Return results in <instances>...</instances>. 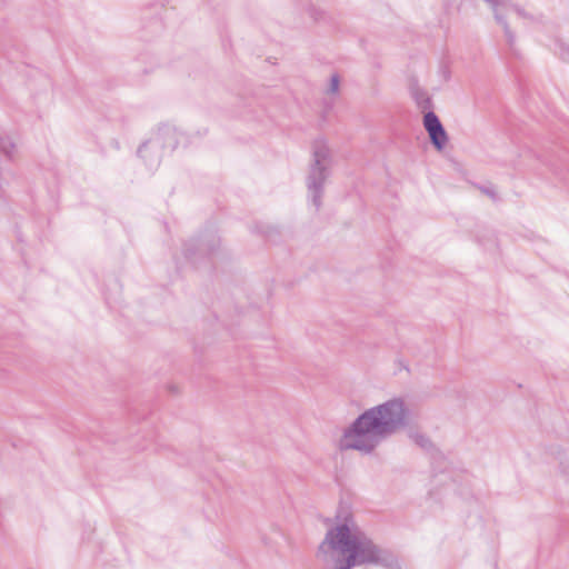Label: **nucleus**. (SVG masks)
Returning <instances> with one entry per match:
<instances>
[{"label": "nucleus", "mask_w": 569, "mask_h": 569, "mask_svg": "<svg viewBox=\"0 0 569 569\" xmlns=\"http://www.w3.org/2000/svg\"><path fill=\"white\" fill-rule=\"evenodd\" d=\"M339 83H340V79H339V76L338 74H332L331 78H330V84L327 89V92L332 94V96H336L339 91Z\"/></svg>", "instance_id": "nucleus-8"}, {"label": "nucleus", "mask_w": 569, "mask_h": 569, "mask_svg": "<svg viewBox=\"0 0 569 569\" xmlns=\"http://www.w3.org/2000/svg\"><path fill=\"white\" fill-rule=\"evenodd\" d=\"M412 97L413 99L416 100L417 104L421 108H428L429 107V103H430V99L428 97V94L416 88L412 90Z\"/></svg>", "instance_id": "nucleus-6"}, {"label": "nucleus", "mask_w": 569, "mask_h": 569, "mask_svg": "<svg viewBox=\"0 0 569 569\" xmlns=\"http://www.w3.org/2000/svg\"><path fill=\"white\" fill-rule=\"evenodd\" d=\"M317 559L327 569H352L362 565L401 569L398 559L378 546L351 516L338 518L327 530L318 547Z\"/></svg>", "instance_id": "nucleus-1"}, {"label": "nucleus", "mask_w": 569, "mask_h": 569, "mask_svg": "<svg viewBox=\"0 0 569 569\" xmlns=\"http://www.w3.org/2000/svg\"><path fill=\"white\" fill-rule=\"evenodd\" d=\"M411 410L401 397L391 398L366 409L345 429L339 439L340 450H356L363 455L375 451L387 438L406 428Z\"/></svg>", "instance_id": "nucleus-2"}, {"label": "nucleus", "mask_w": 569, "mask_h": 569, "mask_svg": "<svg viewBox=\"0 0 569 569\" xmlns=\"http://www.w3.org/2000/svg\"><path fill=\"white\" fill-rule=\"evenodd\" d=\"M182 137L183 133L176 127L163 124L141 144L138 153L150 169H156L162 157L178 147Z\"/></svg>", "instance_id": "nucleus-4"}, {"label": "nucleus", "mask_w": 569, "mask_h": 569, "mask_svg": "<svg viewBox=\"0 0 569 569\" xmlns=\"http://www.w3.org/2000/svg\"><path fill=\"white\" fill-rule=\"evenodd\" d=\"M423 126L430 137L432 144L438 150H442L448 142V136L438 116L432 111L427 112L423 117Z\"/></svg>", "instance_id": "nucleus-5"}, {"label": "nucleus", "mask_w": 569, "mask_h": 569, "mask_svg": "<svg viewBox=\"0 0 569 569\" xmlns=\"http://www.w3.org/2000/svg\"><path fill=\"white\" fill-rule=\"evenodd\" d=\"M496 18H497L498 22H499L500 24H502V26H503L505 33H506V36H507V38H508V40H509L510 42H512V41H513V36H512V33L510 32V30H509V27H508L507 22H506V21H505L500 16H498V14H496Z\"/></svg>", "instance_id": "nucleus-9"}, {"label": "nucleus", "mask_w": 569, "mask_h": 569, "mask_svg": "<svg viewBox=\"0 0 569 569\" xmlns=\"http://www.w3.org/2000/svg\"><path fill=\"white\" fill-rule=\"evenodd\" d=\"M490 4L495 6L497 4L498 0H487Z\"/></svg>", "instance_id": "nucleus-10"}, {"label": "nucleus", "mask_w": 569, "mask_h": 569, "mask_svg": "<svg viewBox=\"0 0 569 569\" xmlns=\"http://www.w3.org/2000/svg\"><path fill=\"white\" fill-rule=\"evenodd\" d=\"M312 161L307 177V188L312 204L318 210L321 206L323 186L330 176L332 156L327 141L316 139L311 147Z\"/></svg>", "instance_id": "nucleus-3"}, {"label": "nucleus", "mask_w": 569, "mask_h": 569, "mask_svg": "<svg viewBox=\"0 0 569 569\" xmlns=\"http://www.w3.org/2000/svg\"><path fill=\"white\" fill-rule=\"evenodd\" d=\"M14 143L9 139H0V153L7 159H11L14 152Z\"/></svg>", "instance_id": "nucleus-7"}]
</instances>
